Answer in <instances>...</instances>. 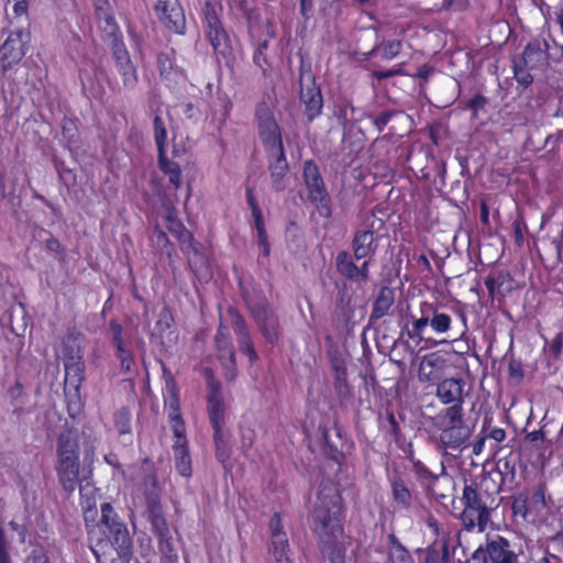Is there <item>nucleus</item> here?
<instances>
[{
  "mask_svg": "<svg viewBox=\"0 0 563 563\" xmlns=\"http://www.w3.org/2000/svg\"><path fill=\"white\" fill-rule=\"evenodd\" d=\"M252 316L264 339L271 344H277L279 341L280 324L278 317L268 307L267 302L260 303L252 308Z\"/></svg>",
  "mask_w": 563,
  "mask_h": 563,
  "instance_id": "nucleus-22",
  "label": "nucleus"
},
{
  "mask_svg": "<svg viewBox=\"0 0 563 563\" xmlns=\"http://www.w3.org/2000/svg\"><path fill=\"white\" fill-rule=\"evenodd\" d=\"M468 435L470 432L465 424L446 426L440 433V442L444 449L457 450L464 444Z\"/></svg>",
  "mask_w": 563,
  "mask_h": 563,
  "instance_id": "nucleus-35",
  "label": "nucleus"
},
{
  "mask_svg": "<svg viewBox=\"0 0 563 563\" xmlns=\"http://www.w3.org/2000/svg\"><path fill=\"white\" fill-rule=\"evenodd\" d=\"M98 509L93 505L82 506V516L88 536V542L93 554L99 558L108 549H113L120 563H130L133 556L132 539L124 521L120 518L110 503H104Z\"/></svg>",
  "mask_w": 563,
  "mask_h": 563,
  "instance_id": "nucleus-1",
  "label": "nucleus"
},
{
  "mask_svg": "<svg viewBox=\"0 0 563 563\" xmlns=\"http://www.w3.org/2000/svg\"><path fill=\"white\" fill-rule=\"evenodd\" d=\"M154 11L169 32L185 34L186 16L179 0H157Z\"/></svg>",
  "mask_w": 563,
  "mask_h": 563,
  "instance_id": "nucleus-16",
  "label": "nucleus"
},
{
  "mask_svg": "<svg viewBox=\"0 0 563 563\" xmlns=\"http://www.w3.org/2000/svg\"><path fill=\"white\" fill-rule=\"evenodd\" d=\"M386 419L389 426V432L395 439H399L401 435V428L400 423L396 418V415L394 411L387 410L386 411Z\"/></svg>",
  "mask_w": 563,
  "mask_h": 563,
  "instance_id": "nucleus-63",
  "label": "nucleus"
},
{
  "mask_svg": "<svg viewBox=\"0 0 563 563\" xmlns=\"http://www.w3.org/2000/svg\"><path fill=\"white\" fill-rule=\"evenodd\" d=\"M519 459L514 454L498 459L495 468L490 472L484 473L482 477H489L493 482L498 485L499 492L504 485H512L516 483L517 477V465Z\"/></svg>",
  "mask_w": 563,
  "mask_h": 563,
  "instance_id": "nucleus-27",
  "label": "nucleus"
},
{
  "mask_svg": "<svg viewBox=\"0 0 563 563\" xmlns=\"http://www.w3.org/2000/svg\"><path fill=\"white\" fill-rule=\"evenodd\" d=\"M522 553L521 545L510 542L506 537L487 536L485 545H479L466 563H520Z\"/></svg>",
  "mask_w": 563,
  "mask_h": 563,
  "instance_id": "nucleus-7",
  "label": "nucleus"
},
{
  "mask_svg": "<svg viewBox=\"0 0 563 563\" xmlns=\"http://www.w3.org/2000/svg\"><path fill=\"white\" fill-rule=\"evenodd\" d=\"M448 368V360L440 352L426 354L419 365L418 378L421 383L438 384L444 379Z\"/></svg>",
  "mask_w": 563,
  "mask_h": 563,
  "instance_id": "nucleus-23",
  "label": "nucleus"
},
{
  "mask_svg": "<svg viewBox=\"0 0 563 563\" xmlns=\"http://www.w3.org/2000/svg\"><path fill=\"white\" fill-rule=\"evenodd\" d=\"M231 316L232 329L236 335L239 349L247 356L250 364L253 365L258 360V355L250 335L246 321L238 311L231 312Z\"/></svg>",
  "mask_w": 563,
  "mask_h": 563,
  "instance_id": "nucleus-32",
  "label": "nucleus"
},
{
  "mask_svg": "<svg viewBox=\"0 0 563 563\" xmlns=\"http://www.w3.org/2000/svg\"><path fill=\"white\" fill-rule=\"evenodd\" d=\"M488 104V98L482 93L474 95L471 99L461 102L462 109H468L472 111V119H477L479 111L485 110Z\"/></svg>",
  "mask_w": 563,
  "mask_h": 563,
  "instance_id": "nucleus-51",
  "label": "nucleus"
},
{
  "mask_svg": "<svg viewBox=\"0 0 563 563\" xmlns=\"http://www.w3.org/2000/svg\"><path fill=\"white\" fill-rule=\"evenodd\" d=\"M154 236L156 239L158 247H161L162 250H166L168 254H170V252L174 250V245L170 242L167 233L158 225H156L154 228Z\"/></svg>",
  "mask_w": 563,
  "mask_h": 563,
  "instance_id": "nucleus-59",
  "label": "nucleus"
},
{
  "mask_svg": "<svg viewBox=\"0 0 563 563\" xmlns=\"http://www.w3.org/2000/svg\"><path fill=\"white\" fill-rule=\"evenodd\" d=\"M167 135L168 133L165 121L157 111L153 118V136L157 151L166 150Z\"/></svg>",
  "mask_w": 563,
  "mask_h": 563,
  "instance_id": "nucleus-45",
  "label": "nucleus"
},
{
  "mask_svg": "<svg viewBox=\"0 0 563 563\" xmlns=\"http://www.w3.org/2000/svg\"><path fill=\"white\" fill-rule=\"evenodd\" d=\"M214 344L218 358L225 369V377L229 380L235 379L238 375L236 355L228 327L220 323L214 336Z\"/></svg>",
  "mask_w": 563,
  "mask_h": 563,
  "instance_id": "nucleus-18",
  "label": "nucleus"
},
{
  "mask_svg": "<svg viewBox=\"0 0 563 563\" xmlns=\"http://www.w3.org/2000/svg\"><path fill=\"white\" fill-rule=\"evenodd\" d=\"M404 47L401 40H382L372 49L371 54L378 56L382 60H391L399 56Z\"/></svg>",
  "mask_w": 563,
  "mask_h": 563,
  "instance_id": "nucleus-40",
  "label": "nucleus"
},
{
  "mask_svg": "<svg viewBox=\"0 0 563 563\" xmlns=\"http://www.w3.org/2000/svg\"><path fill=\"white\" fill-rule=\"evenodd\" d=\"M213 442L216 448V457L223 466H225L232 454L229 432L225 430H220L219 432L213 431Z\"/></svg>",
  "mask_w": 563,
  "mask_h": 563,
  "instance_id": "nucleus-41",
  "label": "nucleus"
},
{
  "mask_svg": "<svg viewBox=\"0 0 563 563\" xmlns=\"http://www.w3.org/2000/svg\"><path fill=\"white\" fill-rule=\"evenodd\" d=\"M464 383L461 378H444L437 384L435 396L442 405L464 402Z\"/></svg>",
  "mask_w": 563,
  "mask_h": 563,
  "instance_id": "nucleus-33",
  "label": "nucleus"
},
{
  "mask_svg": "<svg viewBox=\"0 0 563 563\" xmlns=\"http://www.w3.org/2000/svg\"><path fill=\"white\" fill-rule=\"evenodd\" d=\"M347 251H340L335 256V269L346 280L363 284L369 279V261L364 260L360 265Z\"/></svg>",
  "mask_w": 563,
  "mask_h": 563,
  "instance_id": "nucleus-21",
  "label": "nucleus"
},
{
  "mask_svg": "<svg viewBox=\"0 0 563 563\" xmlns=\"http://www.w3.org/2000/svg\"><path fill=\"white\" fill-rule=\"evenodd\" d=\"M246 202L251 209L252 218L254 220V229L256 231L257 244L261 250V254L263 257H269L271 244L265 228L264 216L256 199L254 187H246Z\"/></svg>",
  "mask_w": 563,
  "mask_h": 563,
  "instance_id": "nucleus-25",
  "label": "nucleus"
},
{
  "mask_svg": "<svg viewBox=\"0 0 563 563\" xmlns=\"http://www.w3.org/2000/svg\"><path fill=\"white\" fill-rule=\"evenodd\" d=\"M25 55L23 32L21 30L11 32L0 46V64L5 73L13 65H16Z\"/></svg>",
  "mask_w": 563,
  "mask_h": 563,
  "instance_id": "nucleus-26",
  "label": "nucleus"
},
{
  "mask_svg": "<svg viewBox=\"0 0 563 563\" xmlns=\"http://www.w3.org/2000/svg\"><path fill=\"white\" fill-rule=\"evenodd\" d=\"M299 100L303 104V113L309 123L322 113L323 97L320 87L316 84V77L311 66L301 62L299 67Z\"/></svg>",
  "mask_w": 563,
  "mask_h": 563,
  "instance_id": "nucleus-11",
  "label": "nucleus"
},
{
  "mask_svg": "<svg viewBox=\"0 0 563 563\" xmlns=\"http://www.w3.org/2000/svg\"><path fill=\"white\" fill-rule=\"evenodd\" d=\"M80 444L78 432L68 428L56 441L55 472L63 490L73 494L80 484Z\"/></svg>",
  "mask_w": 563,
  "mask_h": 563,
  "instance_id": "nucleus-6",
  "label": "nucleus"
},
{
  "mask_svg": "<svg viewBox=\"0 0 563 563\" xmlns=\"http://www.w3.org/2000/svg\"><path fill=\"white\" fill-rule=\"evenodd\" d=\"M333 376V388L341 408H346L354 399L353 386L347 380V366L341 355L329 356Z\"/></svg>",
  "mask_w": 563,
  "mask_h": 563,
  "instance_id": "nucleus-19",
  "label": "nucleus"
},
{
  "mask_svg": "<svg viewBox=\"0 0 563 563\" xmlns=\"http://www.w3.org/2000/svg\"><path fill=\"white\" fill-rule=\"evenodd\" d=\"M419 318L410 316L411 324L408 322L401 328V335L413 341L418 346L424 340V331L430 327L435 334L449 333L454 329L453 317L459 321L456 336L452 341L462 338L467 331V313L462 307L442 306L438 302L422 301L420 303Z\"/></svg>",
  "mask_w": 563,
  "mask_h": 563,
  "instance_id": "nucleus-4",
  "label": "nucleus"
},
{
  "mask_svg": "<svg viewBox=\"0 0 563 563\" xmlns=\"http://www.w3.org/2000/svg\"><path fill=\"white\" fill-rule=\"evenodd\" d=\"M278 100L274 89L263 95L254 108V121L257 135L266 153L272 186L276 191L285 189L283 180L289 170L286 148L283 140V129L279 125L275 110Z\"/></svg>",
  "mask_w": 563,
  "mask_h": 563,
  "instance_id": "nucleus-2",
  "label": "nucleus"
},
{
  "mask_svg": "<svg viewBox=\"0 0 563 563\" xmlns=\"http://www.w3.org/2000/svg\"><path fill=\"white\" fill-rule=\"evenodd\" d=\"M108 331L111 335L110 344L114 351V356L120 362L121 373L124 375L134 374L136 372L135 355L123 325L117 319H110Z\"/></svg>",
  "mask_w": 563,
  "mask_h": 563,
  "instance_id": "nucleus-13",
  "label": "nucleus"
},
{
  "mask_svg": "<svg viewBox=\"0 0 563 563\" xmlns=\"http://www.w3.org/2000/svg\"><path fill=\"white\" fill-rule=\"evenodd\" d=\"M390 486L393 507L396 510H409L413 505V494L409 489L406 479L399 472H394L388 476Z\"/></svg>",
  "mask_w": 563,
  "mask_h": 563,
  "instance_id": "nucleus-30",
  "label": "nucleus"
},
{
  "mask_svg": "<svg viewBox=\"0 0 563 563\" xmlns=\"http://www.w3.org/2000/svg\"><path fill=\"white\" fill-rule=\"evenodd\" d=\"M544 59V52L538 41L529 42L522 52L519 63L529 68L537 67Z\"/></svg>",
  "mask_w": 563,
  "mask_h": 563,
  "instance_id": "nucleus-43",
  "label": "nucleus"
},
{
  "mask_svg": "<svg viewBox=\"0 0 563 563\" xmlns=\"http://www.w3.org/2000/svg\"><path fill=\"white\" fill-rule=\"evenodd\" d=\"M24 563H53L48 550L43 544H37L32 548L26 555Z\"/></svg>",
  "mask_w": 563,
  "mask_h": 563,
  "instance_id": "nucleus-56",
  "label": "nucleus"
},
{
  "mask_svg": "<svg viewBox=\"0 0 563 563\" xmlns=\"http://www.w3.org/2000/svg\"><path fill=\"white\" fill-rule=\"evenodd\" d=\"M95 18L113 12L112 5L109 0H92Z\"/></svg>",
  "mask_w": 563,
  "mask_h": 563,
  "instance_id": "nucleus-64",
  "label": "nucleus"
},
{
  "mask_svg": "<svg viewBox=\"0 0 563 563\" xmlns=\"http://www.w3.org/2000/svg\"><path fill=\"white\" fill-rule=\"evenodd\" d=\"M313 532L319 539L329 543L328 560L330 563H345L346 549L335 542L343 536V498L338 484L323 481L317 494L312 511Z\"/></svg>",
  "mask_w": 563,
  "mask_h": 563,
  "instance_id": "nucleus-3",
  "label": "nucleus"
},
{
  "mask_svg": "<svg viewBox=\"0 0 563 563\" xmlns=\"http://www.w3.org/2000/svg\"><path fill=\"white\" fill-rule=\"evenodd\" d=\"M164 408L173 433H186V423L180 409V391L173 377L165 383Z\"/></svg>",
  "mask_w": 563,
  "mask_h": 563,
  "instance_id": "nucleus-20",
  "label": "nucleus"
},
{
  "mask_svg": "<svg viewBox=\"0 0 563 563\" xmlns=\"http://www.w3.org/2000/svg\"><path fill=\"white\" fill-rule=\"evenodd\" d=\"M387 563H415L410 552L394 533L387 536Z\"/></svg>",
  "mask_w": 563,
  "mask_h": 563,
  "instance_id": "nucleus-39",
  "label": "nucleus"
},
{
  "mask_svg": "<svg viewBox=\"0 0 563 563\" xmlns=\"http://www.w3.org/2000/svg\"><path fill=\"white\" fill-rule=\"evenodd\" d=\"M10 545L2 526H0V563H12L10 556Z\"/></svg>",
  "mask_w": 563,
  "mask_h": 563,
  "instance_id": "nucleus-61",
  "label": "nucleus"
},
{
  "mask_svg": "<svg viewBox=\"0 0 563 563\" xmlns=\"http://www.w3.org/2000/svg\"><path fill=\"white\" fill-rule=\"evenodd\" d=\"M184 246L185 251H181V253L185 255L191 272L199 279L207 277L209 275V263L203 252L202 243L192 238V240Z\"/></svg>",
  "mask_w": 563,
  "mask_h": 563,
  "instance_id": "nucleus-31",
  "label": "nucleus"
},
{
  "mask_svg": "<svg viewBox=\"0 0 563 563\" xmlns=\"http://www.w3.org/2000/svg\"><path fill=\"white\" fill-rule=\"evenodd\" d=\"M525 379V366L520 358L511 356L508 362V382L512 386H519Z\"/></svg>",
  "mask_w": 563,
  "mask_h": 563,
  "instance_id": "nucleus-49",
  "label": "nucleus"
},
{
  "mask_svg": "<svg viewBox=\"0 0 563 563\" xmlns=\"http://www.w3.org/2000/svg\"><path fill=\"white\" fill-rule=\"evenodd\" d=\"M157 68L162 77L168 76L173 69V58L168 53L161 52L156 56Z\"/></svg>",
  "mask_w": 563,
  "mask_h": 563,
  "instance_id": "nucleus-58",
  "label": "nucleus"
},
{
  "mask_svg": "<svg viewBox=\"0 0 563 563\" xmlns=\"http://www.w3.org/2000/svg\"><path fill=\"white\" fill-rule=\"evenodd\" d=\"M62 132L64 137L67 139L69 144H77L79 140L77 128L74 121L68 120L63 123Z\"/></svg>",
  "mask_w": 563,
  "mask_h": 563,
  "instance_id": "nucleus-60",
  "label": "nucleus"
},
{
  "mask_svg": "<svg viewBox=\"0 0 563 563\" xmlns=\"http://www.w3.org/2000/svg\"><path fill=\"white\" fill-rule=\"evenodd\" d=\"M157 165L159 170L168 176L169 184L177 190L183 185L180 165L168 158L166 150L157 151Z\"/></svg>",
  "mask_w": 563,
  "mask_h": 563,
  "instance_id": "nucleus-37",
  "label": "nucleus"
},
{
  "mask_svg": "<svg viewBox=\"0 0 563 563\" xmlns=\"http://www.w3.org/2000/svg\"><path fill=\"white\" fill-rule=\"evenodd\" d=\"M269 545L268 551L276 563H294L290 558V545L287 532L284 529L279 512H275L268 523Z\"/></svg>",
  "mask_w": 563,
  "mask_h": 563,
  "instance_id": "nucleus-15",
  "label": "nucleus"
},
{
  "mask_svg": "<svg viewBox=\"0 0 563 563\" xmlns=\"http://www.w3.org/2000/svg\"><path fill=\"white\" fill-rule=\"evenodd\" d=\"M174 435L173 451L175 455V467L177 472L184 477H190L192 473L191 457L188 448V440L186 433Z\"/></svg>",
  "mask_w": 563,
  "mask_h": 563,
  "instance_id": "nucleus-34",
  "label": "nucleus"
},
{
  "mask_svg": "<svg viewBox=\"0 0 563 563\" xmlns=\"http://www.w3.org/2000/svg\"><path fill=\"white\" fill-rule=\"evenodd\" d=\"M371 218L373 219L372 222L366 224V228L356 230L352 238L351 249L353 254L351 255L356 261L374 256L378 249L379 235L375 231V222L379 223L377 227L378 231L384 227V221L376 219L374 213L371 214Z\"/></svg>",
  "mask_w": 563,
  "mask_h": 563,
  "instance_id": "nucleus-14",
  "label": "nucleus"
},
{
  "mask_svg": "<svg viewBox=\"0 0 563 563\" xmlns=\"http://www.w3.org/2000/svg\"><path fill=\"white\" fill-rule=\"evenodd\" d=\"M146 509L152 530L162 528L165 529V526H168L163 514L159 498L157 496L146 497Z\"/></svg>",
  "mask_w": 563,
  "mask_h": 563,
  "instance_id": "nucleus-42",
  "label": "nucleus"
},
{
  "mask_svg": "<svg viewBox=\"0 0 563 563\" xmlns=\"http://www.w3.org/2000/svg\"><path fill=\"white\" fill-rule=\"evenodd\" d=\"M96 22L101 40L110 51L125 46L124 36L115 20L114 12L96 16Z\"/></svg>",
  "mask_w": 563,
  "mask_h": 563,
  "instance_id": "nucleus-28",
  "label": "nucleus"
},
{
  "mask_svg": "<svg viewBox=\"0 0 563 563\" xmlns=\"http://www.w3.org/2000/svg\"><path fill=\"white\" fill-rule=\"evenodd\" d=\"M268 47V42L264 41L258 44L256 51L253 54L254 64L262 70V75L266 77L268 75L269 64L265 51Z\"/></svg>",
  "mask_w": 563,
  "mask_h": 563,
  "instance_id": "nucleus-53",
  "label": "nucleus"
},
{
  "mask_svg": "<svg viewBox=\"0 0 563 563\" xmlns=\"http://www.w3.org/2000/svg\"><path fill=\"white\" fill-rule=\"evenodd\" d=\"M511 225L515 244L520 247L525 243V233L528 231V225L522 212H518Z\"/></svg>",
  "mask_w": 563,
  "mask_h": 563,
  "instance_id": "nucleus-52",
  "label": "nucleus"
},
{
  "mask_svg": "<svg viewBox=\"0 0 563 563\" xmlns=\"http://www.w3.org/2000/svg\"><path fill=\"white\" fill-rule=\"evenodd\" d=\"M202 15L205 34L212 46L214 55L218 60L222 58L229 64V59L232 56L231 40L212 2L207 1L205 3Z\"/></svg>",
  "mask_w": 563,
  "mask_h": 563,
  "instance_id": "nucleus-9",
  "label": "nucleus"
},
{
  "mask_svg": "<svg viewBox=\"0 0 563 563\" xmlns=\"http://www.w3.org/2000/svg\"><path fill=\"white\" fill-rule=\"evenodd\" d=\"M411 463L416 478L422 486H431L435 484L439 476L431 472L427 465H424L420 460L415 459L411 460Z\"/></svg>",
  "mask_w": 563,
  "mask_h": 563,
  "instance_id": "nucleus-47",
  "label": "nucleus"
},
{
  "mask_svg": "<svg viewBox=\"0 0 563 563\" xmlns=\"http://www.w3.org/2000/svg\"><path fill=\"white\" fill-rule=\"evenodd\" d=\"M114 65L122 78V84L126 89H134L139 82V76L135 65L133 64L130 53L125 46L117 47L110 51Z\"/></svg>",
  "mask_w": 563,
  "mask_h": 563,
  "instance_id": "nucleus-29",
  "label": "nucleus"
},
{
  "mask_svg": "<svg viewBox=\"0 0 563 563\" xmlns=\"http://www.w3.org/2000/svg\"><path fill=\"white\" fill-rule=\"evenodd\" d=\"M302 178L308 201L321 218L330 219L333 213L332 199L314 161L309 159L303 163Z\"/></svg>",
  "mask_w": 563,
  "mask_h": 563,
  "instance_id": "nucleus-8",
  "label": "nucleus"
},
{
  "mask_svg": "<svg viewBox=\"0 0 563 563\" xmlns=\"http://www.w3.org/2000/svg\"><path fill=\"white\" fill-rule=\"evenodd\" d=\"M174 321L172 312L168 307H164L161 310L159 319L156 322V327L159 331L168 330Z\"/></svg>",
  "mask_w": 563,
  "mask_h": 563,
  "instance_id": "nucleus-62",
  "label": "nucleus"
},
{
  "mask_svg": "<svg viewBox=\"0 0 563 563\" xmlns=\"http://www.w3.org/2000/svg\"><path fill=\"white\" fill-rule=\"evenodd\" d=\"M319 429L325 444V453L331 461L341 466L344 461V453L330 442L329 429L327 427H320Z\"/></svg>",
  "mask_w": 563,
  "mask_h": 563,
  "instance_id": "nucleus-50",
  "label": "nucleus"
},
{
  "mask_svg": "<svg viewBox=\"0 0 563 563\" xmlns=\"http://www.w3.org/2000/svg\"><path fill=\"white\" fill-rule=\"evenodd\" d=\"M157 538V548L161 553L162 563H177L178 554L174 547L173 537L170 534L168 526L165 529L152 530Z\"/></svg>",
  "mask_w": 563,
  "mask_h": 563,
  "instance_id": "nucleus-36",
  "label": "nucleus"
},
{
  "mask_svg": "<svg viewBox=\"0 0 563 563\" xmlns=\"http://www.w3.org/2000/svg\"><path fill=\"white\" fill-rule=\"evenodd\" d=\"M203 376L207 385V413L212 431L225 430L227 405L221 383L210 367L203 369Z\"/></svg>",
  "mask_w": 563,
  "mask_h": 563,
  "instance_id": "nucleus-12",
  "label": "nucleus"
},
{
  "mask_svg": "<svg viewBox=\"0 0 563 563\" xmlns=\"http://www.w3.org/2000/svg\"><path fill=\"white\" fill-rule=\"evenodd\" d=\"M464 402H455L448 405L444 410L441 412V419L448 422V426L454 424H464Z\"/></svg>",
  "mask_w": 563,
  "mask_h": 563,
  "instance_id": "nucleus-48",
  "label": "nucleus"
},
{
  "mask_svg": "<svg viewBox=\"0 0 563 563\" xmlns=\"http://www.w3.org/2000/svg\"><path fill=\"white\" fill-rule=\"evenodd\" d=\"M63 363L65 369V384L74 387L78 395L81 383L85 378V364L82 361L81 349L79 346H70L64 341Z\"/></svg>",
  "mask_w": 563,
  "mask_h": 563,
  "instance_id": "nucleus-17",
  "label": "nucleus"
},
{
  "mask_svg": "<svg viewBox=\"0 0 563 563\" xmlns=\"http://www.w3.org/2000/svg\"><path fill=\"white\" fill-rule=\"evenodd\" d=\"M528 68H529V66H525L523 64H521L517 60H514L515 79L518 82V85L525 89L528 88L533 81V77L530 74V71L528 70Z\"/></svg>",
  "mask_w": 563,
  "mask_h": 563,
  "instance_id": "nucleus-54",
  "label": "nucleus"
},
{
  "mask_svg": "<svg viewBox=\"0 0 563 563\" xmlns=\"http://www.w3.org/2000/svg\"><path fill=\"white\" fill-rule=\"evenodd\" d=\"M352 297L347 291L346 286L340 289L335 296V312L343 319H350L353 313Z\"/></svg>",
  "mask_w": 563,
  "mask_h": 563,
  "instance_id": "nucleus-46",
  "label": "nucleus"
},
{
  "mask_svg": "<svg viewBox=\"0 0 563 563\" xmlns=\"http://www.w3.org/2000/svg\"><path fill=\"white\" fill-rule=\"evenodd\" d=\"M544 349L552 356V358L558 360L563 351V333L558 332L551 342H547Z\"/></svg>",
  "mask_w": 563,
  "mask_h": 563,
  "instance_id": "nucleus-57",
  "label": "nucleus"
},
{
  "mask_svg": "<svg viewBox=\"0 0 563 563\" xmlns=\"http://www.w3.org/2000/svg\"><path fill=\"white\" fill-rule=\"evenodd\" d=\"M394 302V290L387 286L382 287L373 302L369 320L376 321L387 316Z\"/></svg>",
  "mask_w": 563,
  "mask_h": 563,
  "instance_id": "nucleus-38",
  "label": "nucleus"
},
{
  "mask_svg": "<svg viewBox=\"0 0 563 563\" xmlns=\"http://www.w3.org/2000/svg\"><path fill=\"white\" fill-rule=\"evenodd\" d=\"M523 442L528 448L540 451L545 443L544 427L540 428L539 430L528 432L523 438Z\"/></svg>",
  "mask_w": 563,
  "mask_h": 563,
  "instance_id": "nucleus-55",
  "label": "nucleus"
},
{
  "mask_svg": "<svg viewBox=\"0 0 563 563\" xmlns=\"http://www.w3.org/2000/svg\"><path fill=\"white\" fill-rule=\"evenodd\" d=\"M113 424L119 435L132 433V412L124 406L113 413Z\"/></svg>",
  "mask_w": 563,
  "mask_h": 563,
  "instance_id": "nucleus-44",
  "label": "nucleus"
},
{
  "mask_svg": "<svg viewBox=\"0 0 563 563\" xmlns=\"http://www.w3.org/2000/svg\"><path fill=\"white\" fill-rule=\"evenodd\" d=\"M499 488L489 477L471 481L463 488L461 503L463 509L459 516L466 531L484 532L490 521L492 512L499 506Z\"/></svg>",
  "mask_w": 563,
  "mask_h": 563,
  "instance_id": "nucleus-5",
  "label": "nucleus"
},
{
  "mask_svg": "<svg viewBox=\"0 0 563 563\" xmlns=\"http://www.w3.org/2000/svg\"><path fill=\"white\" fill-rule=\"evenodd\" d=\"M545 492V483L540 482L531 490L525 488L514 494L510 506L512 517L520 518L527 522L530 520V517L541 515L548 508Z\"/></svg>",
  "mask_w": 563,
  "mask_h": 563,
  "instance_id": "nucleus-10",
  "label": "nucleus"
},
{
  "mask_svg": "<svg viewBox=\"0 0 563 563\" xmlns=\"http://www.w3.org/2000/svg\"><path fill=\"white\" fill-rule=\"evenodd\" d=\"M492 301L506 298L515 289V279L508 269L494 268L484 278Z\"/></svg>",
  "mask_w": 563,
  "mask_h": 563,
  "instance_id": "nucleus-24",
  "label": "nucleus"
}]
</instances>
